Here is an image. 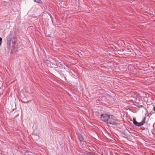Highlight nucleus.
I'll return each instance as SVG.
<instances>
[{
	"label": "nucleus",
	"mask_w": 155,
	"mask_h": 155,
	"mask_svg": "<svg viewBox=\"0 0 155 155\" xmlns=\"http://www.w3.org/2000/svg\"><path fill=\"white\" fill-rule=\"evenodd\" d=\"M2 40V38L0 37V46L1 45Z\"/></svg>",
	"instance_id": "6e6552de"
},
{
	"label": "nucleus",
	"mask_w": 155,
	"mask_h": 155,
	"mask_svg": "<svg viewBox=\"0 0 155 155\" xmlns=\"http://www.w3.org/2000/svg\"><path fill=\"white\" fill-rule=\"evenodd\" d=\"M108 120L107 123L113 125L116 124V119L113 115H109Z\"/></svg>",
	"instance_id": "f257e3e1"
},
{
	"label": "nucleus",
	"mask_w": 155,
	"mask_h": 155,
	"mask_svg": "<svg viewBox=\"0 0 155 155\" xmlns=\"http://www.w3.org/2000/svg\"><path fill=\"white\" fill-rule=\"evenodd\" d=\"M124 132L126 133L127 134L126 135V137H128V136L129 135L128 134L129 133V132L128 131V130H126L124 131Z\"/></svg>",
	"instance_id": "423d86ee"
},
{
	"label": "nucleus",
	"mask_w": 155,
	"mask_h": 155,
	"mask_svg": "<svg viewBox=\"0 0 155 155\" xmlns=\"http://www.w3.org/2000/svg\"><path fill=\"white\" fill-rule=\"evenodd\" d=\"M84 155H95L93 153L91 152H88L84 154Z\"/></svg>",
	"instance_id": "39448f33"
},
{
	"label": "nucleus",
	"mask_w": 155,
	"mask_h": 155,
	"mask_svg": "<svg viewBox=\"0 0 155 155\" xmlns=\"http://www.w3.org/2000/svg\"><path fill=\"white\" fill-rule=\"evenodd\" d=\"M34 1L36 2H37V3H40L41 2V0H34Z\"/></svg>",
	"instance_id": "0eeeda50"
},
{
	"label": "nucleus",
	"mask_w": 155,
	"mask_h": 155,
	"mask_svg": "<svg viewBox=\"0 0 155 155\" xmlns=\"http://www.w3.org/2000/svg\"><path fill=\"white\" fill-rule=\"evenodd\" d=\"M80 145L83 148H85L86 147V142L84 141L83 137L81 135L80 137Z\"/></svg>",
	"instance_id": "7ed1b4c3"
},
{
	"label": "nucleus",
	"mask_w": 155,
	"mask_h": 155,
	"mask_svg": "<svg viewBox=\"0 0 155 155\" xmlns=\"http://www.w3.org/2000/svg\"><path fill=\"white\" fill-rule=\"evenodd\" d=\"M145 118H143V120L141 122H137L134 119L133 120V123L136 126L140 127L143 125L145 123Z\"/></svg>",
	"instance_id": "20e7f679"
},
{
	"label": "nucleus",
	"mask_w": 155,
	"mask_h": 155,
	"mask_svg": "<svg viewBox=\"0 0 155 155\" xmlns=\"http://www.w3.org/2000/svg\"><path fill=\"white\" fill-rule=\"evenodd\" d=\"M109 116V115L106 114H102L101 117V119L102 121L107 123Z\"/></svg>",
	"instance_id": "f03ea898"
},
{
	"label": "nucleus",
	"mask_w": 155,
	"mask_h": 155,
	"mask_svg": "<svg viewBox=\"0 0 155 155\" xmlns=\"http://www.w3.org/2000/svg\"><path fill=\"white\" fill-rule=\"evenodd\" d=\"M153 110H154V111H155V107L154 106L153 107Z\"/></svg>",
	"instance_id": "1a4fd4ad"
}]
</instances>
